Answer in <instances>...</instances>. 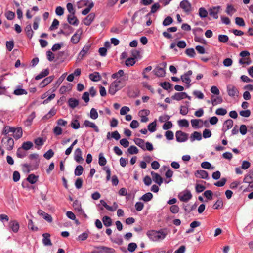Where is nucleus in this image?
<instances>
[{
	"mask_svg": "<svg viewBox=\"0 0 253 253\" xmlns=\"http://www.w3.org/2000/svg\"><path fill=\"white\" fill-rule=\"evenodd\" d=\"M128 80V76H124L121 79L113 81L109 86L108 93L111 95H114L117 91L125 86L126 82Z\"/></svg>",
	"mask_w": 253,
	"mask_h": 253,
	"instance_id": "1",
	"label": "nucleus"
},
{
	"mask_svg": "<svg viewBox=\"0 0 253 253\" xmlns=\"http://www.w3.org/2000/svg\"><path fill=\"white\" fill-rule=\"evenodd\" d=\"M38 155L37 154H32L29 156V159L32 161V162L30 164H23L22 167L27 169L28 172H29L30 170H33L38 168L39 159H38Z\"/></svg>",
	"mask_w": 253,
	"mask_h": 253,
	"instance_id": "2",
	"label": "nucleus"
},
{
	"mask_svg": "<svg viewBox=\"0 0 253 253\" xmlns=\"http://www.w3.org/2000/svg\"><path fill=\"white\" fill-rule=\"evenodd\" d=\"M250 53L247 50H244L240 53V56L242 57L239 60V63L242 65H249L252 63V59L250 57Z\"/></svg>",
	"mask_w": 253,
	"mask_h": 253,
	"instance_id": "3",
	"label": "nucleus"
},
{
	"mask_svg": "<svg viewBox=\"0 0 253 253\" xmlns=\"http://www.w3.org/2000/svg\"><path fill=\"white\" fill-rule=\"evenodd\" d=\"M73 207L79 215H83L85 218L88 217L87 215L82 209L81 203L79 200H76L73 202Z\"/></svg>",
	"mask_w": 253,
	"mask_h": 253,
	"instance_id": "4",
	"label": "nucleus"
},
{
	"mask_svg": "<svg viewBox=\"0 0 253 253\" xmlns=\"http://www.w3.org/2000/svg\"><path fill=\"white\" fill-rule=\"evenodd\" d=\"M2 143H3V147L7 150H12L14 146V140L11 137H5L2 139Z\"/></svg>",
	"mask_w": 253,
	"mask_h": 253,
	"instance_id": "5",
	"label": "nucleus"
},
{
	"mask_svg": "<svg viewBox=\"0 0 253 253\" xmlns=\"http://www.w3.org/2000/svg\"><path fill=\"white\" fill-rule=\"evenodd\" d=\"M227 91L228 95L232 97L237 96L239 93L238 88L232 84H229L227 86Z\"/></svg>",
	"mask_w": 253,
	"mask_h": 253,
	"instance_id": "6",
	"label": "nucleus"
},
{
	"mask_svg": "<svg viewBox=\"0 0 253 253\" xmlns=\"http://www.w3.org/2000/svg\"><path fill=\"white\" fill-rule=\"evenodd\" d=\"M175 136L177 141L183 142L188 139V134L179 130L176 132Z\"/></svg>",
	"mask_w": 253,
	"mask_h": 253,
	"instance_id": "7",
	"label": "nucleus"
},
{
	"mask_svg": "<svg viewBox=\"0 0 253 253\" xmlns=\"http://www.w3.org/2000/svg\"><path fill=\"white\" fill-rule=\"evenodd\" d=\"M221 9L220 6H214L209 9V15L213 18L217 19L218 18V14Z\"/></svg>",
	"mask_w": 253,
	"mask_h": 253,
	"instance_id": "8",
	"label": "nucleus"
},
{
	"mask_svg": "<svg viewBox=\"0 0 253 253\" xmlns=\"http://www.w3.org/2000/svg\"><path fill=\"white\" fill-rule=\"evenodd\" d=\"M180 7L185 12H189L191 10V4L187 0L181 1Z\"/></svg>",
	"mask_w": 253,
	"mask_h": 253,
	"instance_id": "9",
	"label": "nucleus"
},
{
	"mask_svg": "<svg viewBox=\"0 0 253 253\" xmlns=\"http://www.w3.org/2000/svg\"><path fill=\"white\" fill-rule=\"evenodd\" d=\"M82 33V30L81 29H78L76 33L74 34L71 37V42L73 44L78 43L80 40V35Z\"/></svg>",
	"mask_w": 253,
	"mask_h": 253,
	"instance_id": "10",
	"label": "nucleus"
},
{
	"mask_svg": "<svg viewBox=\"0 0 253 253\" xmlns=\"http://www.w3.org/2000/svg\"><path fill=\"white\" fill-rule=\"evenodd\" d=\"M74 159L78 163H81L84 160L82 157V151L79 148H77L75 151Z\"/></svg>",
	"mask_w": 253,
	"mask_h": 253,
	"instance_id": "11",
	"label": "nucleus"
},
{
	"mask_svg": "<svg viewBox=\"0 0 253 253\" xmlns=\"http://www.w3.org/2000/svg\"><path fill=\"white\" fill-rule=\"evenodd\" d=\"M192 71L189 70L184 74L181 76V79L182 81L186 84H189L191 82V79L190 76L192 74Z\"/></svg>",
	"mask_w": 253,
	"mask_h": 253,
	"instance_id": "12",
	"label": "nucleus"
},
{
	"mask_svg": "<svg viewBox=\"0 0 253 253\" xmlns=\"http://www.w3.org/2000/svg\"><path fill=\"white\" fill-rule=\"evenodd\" d=\"M192 198V194L190 191L187 190L182 195H179V199L181 201L187 202Z\"/></svg>",
	"mask_w": 253,
	"mask_h": 253,
	"instance_id": "13",
	"label": "nucleus"
},
{
	"mask_svg": "<svg viewBox=\"0 0 253 253\" xmlns=\"http://www.w3.org/2000/svg\"><path fill=\"white\" fill-rule=\"evenodd\" d=\"M196 177L198 178H201L202 179H208V173L203 170H197L195 173Z\"/></svg>",
	"mask_w": 253,
	"mask_h": 253,
	"instance_id": "14",
	"label": "nucleus"
},
{
	"mask_svg": "<svg viewBox=\"0 0 253 253\" xmlns=\"http://www.w3.org/2000/svg\"><path fill=\"white\" fill-rule=\"evenodd\" d=\"M42 243L45 246H51L52 245L50 240V234L48 233H43L42 234Z\"/></svg>",
	"mask_w": 253,
	"mask_h": 253,
	"instance_id": "15",
	"label": "nucleus"
},
{
	"mask_svg": "<svg viewBox=\"0 0 253 253\" xmlns=\"http://www.w3.org/2000/svg\"><path fill=\"white\" fill-rule=\"evenodd\" d=\"M68 22L74 26H77L79 21L77 18L75 16V14H70L68 15L67 17Z\"/></svg>",
	"mask_w": 253,
	"mask_h": 253,
	"instance_id": "16",
	"label": "nucleus"
},
{
	"mask_svg": "<svg viewBox=\"0 0 253 253\" xmlns=\"http://www.w3.org/2000/svg\"><path fill=\"white\" fill-rule=\"evenodd\" d=\"M153 180L155 182L160 185L163 183V179L161 176L154 171L151 172Z\"/></svg>",
	"mask_w": 253,
	"mask_h": 253,
	"instance_id": "17",
	"label": "nucleus"
},
{
	"mask_svg": "<svg viewBox=\"0 0 253 253\" xmlns=\"http://www.w3.org/2000/svg\"><path fill=\"white\" fill-rule=\"evenodd\" d=\"M54 76H50L45 78L40 84V86L41 88L44 87L45 86L50 84L54 79Z\"/></svg>",
	"mask_w": 253,
	"mask_h": 253,
	"instance_id": "18",
	"label": "nucleus"
},
{
	"mask_svg": "<svg viewBox=\"0 0 253 253\" xmlns=\"http://www.w3.org/2000/svg\"><path fill=\"white\" fill-rule=\"evenodd\" d=\"M95 14L91 13L89 14L84 19V23L86 26H89L91 24L95 18Z\"/></svg>",
	"mask_w": 253,
	"mask_h": 253,
	"instance_id": "19",
	"label": "nucleus"
},
{
	"mask_svg": "<svg viewBox=\"0 0 253 253\" xmlns=\"http://www.w3.org/2000/svg\"><path fill=\"white\" fill-rule=\"evenodd\" d=\"M233 125V121L231 119H228L225 121L223 124V126L222 128V130L224 132L226 131L227 130L230 129Z\"/></svg>",
	"mask_w": 253,
	"mask_h": 253,
	"instance_id": "20",
	"label": "nucleus"
},
{
	"mask_svg": "<svg viewBox=\"0 0 253 253\" xmlns=\"http://www.w3.org/2000/svg\"><path fill=\"white\" fill-rule=\"evenodd\" d=\"M157 231L156 230H149L148 231L146 235L148 237V238L152 241H157Z\"/></svg>",
	"mask_w": 253,
	"mask_h": 253,
	"instance_id": "21",
	"label": "nucleus"
},
{
	"mask_svg": "<svg viewBox=\"0 0 253 253\" xmlns=\"http://www.w3.org/2000/svg\"><path fill=\"white\" fill-rule=\"evenodd\" d=\"M84 125L85 127H89L93 128L94 131L96 132H98L99 131L98 126L94 123L88 120H85Z\"/></svg>",
	"mask_w": 253,
	"mask_h": 253,
	"instance_id": "22",
	"label": "nucleus"
},
{
	"mask_svg": "<svg viewBox=\"0 0 253 253\" xmlns=\"http://www.w3.org/2000/svg\"><path fill=\"white\" fill-rule=\"evenodd\" d=\"M157 241L159 240H162L165 238L166 236H167L168 233L166 229H160L159 231H157Z\"/></svg>",
	"mask_w": 253,
	"mask_h": 253,
	"instance_id": "23",
	"label": "nucleus"
},
{
	"mask_svg": "<svg viewBox=\"0 0 253 253\" xmlns=\"http://www.w3.org/2000/svg\"><path fill=\"white\" fill-rule=\"evenodd\" d=\"M185 97H186V93L182 92L175 93L174 95L172 96L171 98L173 100L179 101L184 99Z\"/></svg>",
	"mask_w": 253,
	"mask_h": 253,
	"instance_id": "24",
	"label": "nucleus"
},
{
	"mask_svg": "<svg viewBox=\"0 0 253 253\" xmlns=\"http://www.w3.org/2000/svg\"><path fill=\"white\" fill-rule=\"evenodd\" d=\"M9 227L14 232H18L19 228V225L17 221L15 220L11 221L9 224Z\"/></svg>",
	"mask_w": 253,
	"mask_h": 253,
	"instance_id": "25",
	"label": "nucleus"
},
{
	"mask_svg": "<svg viewBox=\"0 0 253 253\" xmlns=\"http://www.w3.org/2000/svg\"><path fill=\"white\" fill-rule=\"evenodd\" d=\"M190 139L191 142L194 141L195 140L200 141L202 139V135L200 132L194 131L191 134Z\"/></svg>",
	"mask_w": 253,
	"mask_h": 253,
	"instance_id": "26",
	"label": "nucleus"
},
{
	"mask_svg": "<svg viewBox=\"0 0 253 253\" xmlns=\"http://www.w3.org/2000/svg\"><path fill=\"white\" fill-rule=\"evenodd\" d=\"M124 76H128L127 74H124V71L123 70H119L117 72H116L113 74L111 76V77L116 80H119L121 78L123 77Z\"/></svg>",
	"mask_w": 253,
	"mask_h": 253,
	"instance_id": "27",
	"label": "nucleus"
},
{
	"mask_svg": "<svg viewBox=\"0 0 253 253\" xmlns=\"http://www.w3.org/2000/svg\"><path fill=\"white\" fill-rule=\"evenodd\" d=\"M155 74L160 77H164L165 75V70L164 68L157 67L154 70Z\"/></svg>",
	"mask_w": 253,
	"mask_h": 253,
	"instance_id": "28",
	"label": "nucleus"
},
{
	"mask_svg": "<svg viewBox=\"0 0 253 253\" xmlns=\"http://www.w3.org/2000/svg\"><path fill=\"white\" fill-rule=\"evenodd\" d=\"M49 74V70L47 68L44 70H42L39 75L36 76L35 78L36 80H39L47 76Z\"/></svg>",
	"mask_w": 253,
	"mask_h": 253,
	"instance_id": "29",
	"label": "nucleus"
},
{
	"mask_svg": "<svg viewBox=\"0 0 253 253\" xmlns=\"http://www.w3.org/2000/svg\"><path fill=\"white\" fill-rule=\"evenodd\" d=\"M24 30L27 37L31 39L32 38L34 34V31L32 29L31 25L30 24L27 25Z\"/></svg>",
	"mask_w": 253,
	"mask_h": 253,
	"instance_id": "30",
	"label": "nucleus"
},
{
	"mask_svg": "<svg viewBox=\"0 0 253 253\" xmlns=\"http://www.w3.org/2000/svg\"><path fill=\"white\" fill-rule=\"evenodd\" d=\"M90 47V44H87L84 46L82 50L80 51L79 56H81V58H83L87 53Z\"/></svg>",
	"mask_w": 253,
	"mask_h": 253,
	"instance_id": "31",
	"label": "nucleus"
},
{
	"mask_svg": "<svg viewBox=\"0 0 253 253\" xmlns=\"http://www.w3.org/2000/svg\"><path fill=\"white\" fill-rule=\"evenodd\" d=\"M153 198V194L150 192L146 193L141 196L140 198V200H142L145 202H147L151 200Z\"/></svg>",
	"mask_w": 253,
	"mask_h": 253,
	"instance_id": "32",
	"label": "nucleus"
},
{
	"mask_svg": "<svg viewBox=\"0 0 253 253\" xmlns=\"http://www.w3.org/2000/svg\"><path fill=\"white\" fill-rule=\"evenodd\" d=\"M100 202L107 210L111 211H115L118 208V205L116 202H114V205H115V208H113L112 207L108 205L107 203L103 200H100Z\"/></svg>",
	"mask_w": 253,
	"mask_h": 253,
	"instance_id": "33",
	"label": "nucleus"
},
{
	"mask_svg": "<svg viewBox=\"0 0 253 253\" xmlns=\"http://www.w3.org/2000/svg\"><path fill=\"white\" fill-rule=\"evenodd\" d=\"M134 142L137 146L140 147L141 149H142L144 150H145V141L143 139L136 138L134 139Z\"/></svg>",
	"mask_w": 253,
	"mask_h": 253,
	"instance_id": "34",
	"label": "nucleus"
},
{
	"mask_svg": "<svg viewBox=\"0 0 253 253\" xmlns=\"http://www.w3.org/2000/svg\"><path fill=\"white\" fill-rule=\"evenodd\" d=\"M22 130L21 127H17L15 128L14 133L13 134V137L16 140L20 138L22 136Z\"/></svg>",
	"mask_w": 253,
	"mask_h": 253,
	"instance_id": "35",
	"label": "nucleus"
},
{
	"mask_svg": "<svg viewBox=\"0 0 253 253\" xmlns=\"http://www.w3.org/2000/svg\"><path fill=\"white\" fill-rule=\"evenodd\" d=\"M160 8V5L158 3H155L151 7V9L150 12L148 13L146 15V17H150L152 13H155L159 8Z\"/></svg>",
	"mask_w": 253,
	"mask_h": 253,
	"instance_id": "36",
	"label": "nucleus"
},
{
	"mask_svg": "<svg viewBox=\"0 0 253 253\" xmlns=\"http://www.w3.org/2000/svg\"><path fill=\"white\" fill-rule=\"evenodd\" d=\"M56 110L53 108L49 111V112L47 114H46L43 117L42 119L48 120L52 117L53 116H54L56 114Z\"/></svg>",
	"mask_w": 253,
	"mask_h": 253,
	"instance_id": "37",
	"label": "nucleus"
},
{
	"mask_svg": "<svg viewBox=\"0 0 253 253\" xmlns=\"http://www.w3.org/2000/svg\"><path fill=\"white\" fill-rule=\"evenodd\" d=\"M27 155V153L26 152V150L22 149L21 147H19L16 152V156L18 158H24Z\"/></svg>",
	"mask_w": 253,
	"mask_h": 253,
	"instance_id": "38",
	"label": "nucleus"
},
{
	"mask_svg": "<svg viewBox=\"0 0 253 253\" xmlns=\"http://www.w3.org/2000/svg\"><path fill=\"white\" fill-rule=\"evenodd\" d=\"M102 220L104 226L109 227L112 225V221L111 218L110 217L108 216H104L102 218Z\"/></svg>",
	"mask_w": 253,
	"mask_h": 253,
	"instance_id": "39",
	"label": "nucleus"
},
{
	"mask_svg": "<svg viewBox=\"0 0 253 253\" xmlns=\"http://www.w3.org/2000/svg\"><path fill=\"white\" fill-rule=\"evenodd\" d=\"M68 103L71 108H74L79 105V101L75 98H71L68 100Z\"/></svg>",
	"mask_w": 253,
	"mask_h": 253,
	"instance_id": "40",
	"label": "nucleus"
},
{
	"mask_svg": "<svg viewBox=\"0 0 253 253\" xmlns=\"http://www.w3.org/2000/svg\"><path fill=\"white\" fill-rule=\"evenodd\" d=\"M89 79L94 81L96 82L100 80V76L98 72H94L89 74Z\"/></svg>",
	"mask_w": 253,
	"mask_h": 253,
	"instance_id": "41",
	"label": "nucleus"
},
{
	"mask_svg": "<svg viewBox=\"0 0 253 253\" xmlns=\"http://www.w3.org/2000/svg\"><path fill=\"white\" fill-rule=\"evenodd\" d=\"M38 177L33 174H30L27 178V180L31 184L35 183L38 180Z\"/></svg>",
	"mask_w": 253,
	"mask_h": 253,
	"instance_id": "42",
	"label": "nucleus"
},
{
	"mask_svg": "<svg viewBox=\"0 0 253 253\" xmlns=\"http://www.w3.org/2000/svg\"><path fill=\"white\" fill-rule=\"evenodd\" d=\"M33 146V144L32 142L26 141L23 143L21 147L26 151L30 149Z\"/></svg>",
	"mask_w": 253,
	"mask_h": 253,
	"instance_id": "43",
	"label": "nucleus"
},
{
	"mask_svg": "<svg viewBox=\"0 0 253 253\" xmlns=\"http://www.w3.org/2000/svg\"><path fill=\"white\" fill-rule=\"evenodd\" d=\"M98 163L101 166H104L107 163V160L103 156V154L102 153H100L99 155Z\"/></svg>",
	"mask_w": 253,
	"mask_h": 253,
	"instance_id": "44",
	"label": "nucleus"
},
{
	"mask_svg": "<svg viewBox=\"0 0 253 253\" xmlns=\"http://www.w3.org/2000/svg\"><path fill=\"white\" fill-rule=\"evenodd\" d=\"M84 171V168L81 165H78L76 167L74 174L76 176H80L82 174Z\"/></svg>",
	"mask_w": 253,
	"mask_h": 253,
	"instance_id": "45",
	"label": "nucleus"
},
{
	"mask_svg": "<svg viewBox=\"0 0 253 253\" xmlns=\"http://www.w3.org/2000/svg\"><path fill=\"white\" fill-rule=\"evenodd\" d=\"M199 122H202V120L201 119H192L191 120L192 126L195 128L201 127L199 126Z\"/></svg>",
	"mask_w": 253,
	"mask_h": 253,
	"instance_id": "46",
	"label": "nucleus"
},
{
	"mask_svg": "<svg viewBox=\"0 0 253 253\" xmlns=\"http://www.w3.org/2000/svg\"><path fill=\"white\" fill-rule=\"evenodd\" d=\"M13 94L15 95H21L23 94H27V92L25 90L21 88H18L14 90Z\"/></svg>",
	"mask_w": 253,
	"mask_h": 253,
	"instance_id": "47",
	"label": "nucleus"
},
{
	"mask_svg": "<svg viewBox=\"0 0 253 253\" xmlns=\"http://www.w3.org/2000/svg\"><path fill=\"white\" fill-rule=\"evenodd\" d=\"M93 6H94V3L92 1H91V2L89 3L87 7H86V8H85L82 11V14L84 15H86L87 14H88L89 12L91 9L93 7Z\"/></svg>",
	"mask_w": 253,
	"mask_h": 253,
	"instance_id": "48",
	"label": "nucleus"
},
{
	"mask_svg": "<svg viewBox=\"0 0 253 253\" xmlns=\"http://www.w3.org/2000/svg\"><path fill=\"white\" fill-rule=\"evenodd\" d=\"M156 126H157V123H156V121L150 123L148 126V129L149 131L151 132H153L155 131L156 130Z\"/></svg>",
	"mask_w": 253,
	"mask_h": 253,
	"instance_id": "49",
	"label": "nucleus"
},
{
	"mask_svg": "<svg viewBox=\"0 0 253 253\" xmlns=\"http://www.w3.org/2000/svg\"><path fill=\"white\" fill-rule=\"evenodd\" d=\"M199 15L201 18H205L208 15V12L204 7H201L199 9Z\"/></svg>",
	"mask_w": 253,
	"mask_h": 253,
	"instance_id": "50",
	"label": "nucleus"
},
{
	"mask_svg": "<svg viewBox=\"0 0 253 253\" xmlns=\"http://www.w3.org/2000/svg\"><path fill=\"white\" fill-rule=\"evenodd\" d=\"M223 201L221 199H218L215 203V204L213 206V208L214 209H221L223 207Z\"/></svg>",
	"mask_w": 253,
	"mask_h": 253,
	"instance_id": "51",
	"label": "nucleus"
},
{
	"mask_svg": "<svg viewBox=\"0 0 253 253\" xmlns=\"http://www.w3.org/2000/svg\"><path fill=\"white\" fill-rule=\"evenodd\" d=\"M135 63V58L134 57L127 58L125 61V64L127 66H133Z\"/></svg>",
	"mask_w": 253,
	"mask_h": 253,
	"instance_id": "52",
	"label": "nucleus"
},
{
	"mask_svg": "<svg viewBox=\"0 0 253 253\" xmlns=\"http://www.w3.org/2000/svg\"><path fill=\"white\" fill-rule=\"evenodd\" d=\"M236 11V9L231 5H228L226 8V12L230 16H232L233 13Z\"/></svg>",
	"mask_w": 253,
	"mask_h": 253,
	"instance_id": "53",
	"label": "nucleus"
},
{
	"mask_svg": "<svg viewBox=\"0 0 253 253\" xmlns=\"http://www.w3.org/2000/svg\"><path fill=\"white\" fill-rule=\"evenodd\" d=\"M127 152L130 154H136L138 153V149L136 146L132 145L129 147L127 149Z\"/></svg>",
	"mask_w": 253,
	"mask_h": 253,
	"instance_id": "54",
	"label": "nucleus"
},
{
	"mask_svg": "<svg viewBox=\"0 0 253 253\" xmlns=\"http://www.w3.org/2000/svg\"><path fill=\"white\" fill-rule=\"evenodd\" d=\"M71 127L75 129H78L80 126V123L79 121L77 119H74L72 120L71 124Z\"/></svg>",
	"mask_w": 253,
	"mask_h": 253,
	"instance_id": "55",
	"label": "nucleus"
},
{
	"mask_svg": "<svg viewBox=\"0 0 253 253\" xmlns=\"http://www.w3.org/2000/svg\"><path fill=\"white\" fill-rule=\"evenodd\" d=\"M252 181H253V175H252V173L245 175L243 179V182L244 183H251Z\"/></svg>",
	"mask_w": 253,
	"mask_h": 253,
	"instance_id": "56",
	"label": "nucleus"
},
{
	"mask_svg": "<svg viewBox=\"0 0 253 253\" xmlns=\"http://www.w3.org/2000/svg\"><path fill=\"white\" fill-rule=\"evenodd\" d=\"M185 53L190 57H194L195 56V52L193 48H187L185 50Z\"/></svg>",
	"mask_w": 253,
	"mask_h": 253,
	"instance_id": "57",
	"label": "nucleus"
},
{
	"mask_svg": "<svg viewBox=\"0 0 253 253\" xmlns=\"http://www.w3.org/2000/svg\"><path fill=\"white\" fill-rule=\"evenodd\" d=\"M98 117V113L95 108H92L90 112V117L92 119H96Z\"/></svg>",
	"mask_w": 253,
	"mask_h": 253,
	"instance_id": "58",
	"label": "nucleus"
},
{
	"mask_svg": "<svg viewBox=\"0 0 253 253\" xmlns=\"http://www.w3.org/2000/svg\"><path fill=\"white\" fill-rule=\"evenodd\" d=\"M173 19L170 17H167L163 22V25L165 26H168L173 22Z\"/></svg>",
	"mask_w": 253,
	"mask_h": 253,
	"instance_id": "59",
	"label": "nucleus"
},
{
	"mask_svg": "<svg viewBox=\"0 0 253 253\" xmlns=\"http://www.w3.org/2000/svg\"><path fill=\"white\" fill-rule=\"evenodd\" d=\"M203 195L208 200H211L212 199L213 193L211 190L205 191Z\"/></svg>",
	"mask_w": 253,
	"mask_h": 253,
	"instance_id": "60",
	"label": "nucleus"
},
{
	"mask_svg": "<svg viewBox=\"0 0 253 253\" xmlns=\"http://www.w3.org/2000/svg\"><path fill=\"white\" fill-rule=\"evenodd\" d=\"M229 38L227 35H219L218 40L220 42L223 43H226L228 42Z\"/></svg>",
	"mask_w": 253,
	"mask_h": 253,
	"instance_id": "61",
	"label": "nucleus"
},
{
	"mask_svg": "<svg viewBox=\"0 0 253 253\" xmlns=\"http://www.w3.org/2000/svg\"><path fill=\"white\" fill-rule=\"evenodd\" d=\"M54 154L53 150L52 149H49L44 154L43 156L46 159L49 160L53 156Z\"/></svg>",
	"mask_w": 253,
	"mask_h": 253,
	"instance_id": "62",
	"label": "nucleus"
},
{
	"mask_svg": "<svg viewBox=\"0 0 253 253\" xmlns=\"http://www.w3.org/2000/svg\"><path fill=\"white\" fill-rule=\"evenodd\" d=\"M178 125L181 127H187L189 126V122L186 119H182L178 121Z\"/></svg>",
	"mask_w": 253,
	"mask_h": 253,
	"instance_id": "63",
	"label": "nucleus"
},
{
	"mask_svg": "<svg viewBox=\"0 0 253 253\" xmlns=\"http://www.w3.org/2000/svg\"><path fill=\"white\" fill-rule=\"evenodd\" d=\"M160 85L165 90H168L171 87V84L170 83L167 82L161 83Z\"/></svg>",
	"mask_w": 253,
	"mask_h": 253,
	"instance_id": "64",
	"label": "nucleus"
}]
</instances>
